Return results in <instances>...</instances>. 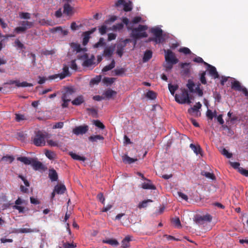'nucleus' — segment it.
Segmentation results:
<instances>
[{"instance_id": "1", "label": "nucleus", "mask_w": 248, "mask_h": 248, "mask_svg": "<svg viewBox=\"0 0 248 248\" xmlns=\"http://www.w3.org/2000/svg\"><path fill=\"white\" fill-rule=\"evenodd\" d=\"M148 29L146 25H140L138 28L132 30L131 36L135 39L147 37L148 35L145 31Z\"/></svg>"}, {"instance_id": "2", "label": "nucleus", "mask_w": 248, "mask_h": 248, "mask_svg": "<svg viewBox=\"0 0 248 248\" xmlns=\"http://www.w3.org/2000/svg\"><path fill=\"white\" fill-rule=\"evenodd\" d=\"M47 138V134L42 131L36 133L33 139V144L37 146H43L46 144V139Z\"/></svg>"}, {"instance_id": "3", "label": "nucleus", "mask_w": 248, "mask_h": 248, "mask_svg": "<svg viewBox=\"0 0 248 248\" xmlns=\"http://www.w3.org/2000/svg\"><path fill=\"white\" fill-rule=\"evenodd\" d=\"M175 99L176 102L180 104H190L191 102L188 92L185 89L182 90L181 93L176 94Z\"/></svg>"}, {"instance_id": "4", "label": "nucleus", "mask_w": 248, "mask_h": 248, "mask_svg": "<svg viewBox=\"0 0 248 248\" xmlns=\"http://www.w3.org/2000/svg\"><path fill=\"white\" fill-rule=\"evenodd\" d=\"M74 93V90L72 88H68L64 93L62 97L63 103L62 106L63 108H67L68 106V103L71 100V95Z\"/></svg>"}, {"instance_id": "5", "label": "nucleus", "mask_w": 248, "mask_h": 248, "mask_svg": "<svg viewBox=\"0 0 248 248\" xmlns=\"http://www.w3.org/2000/svg\"><path fill=\"white\" fill-rule=\"evenodd\" d=\"M200 84L199 83L196 86V85L191 79L188 80V82L186 84L187 87L191 93H196L198 94L199 96H202L203 95V92L202 90L200 89Z\"/></svg>"}, {"instance_id": "6", "label": "nucleus", "mask_w": 248, "mask_h": 248, "mask_svg": "<svg viewBox=\"0 0 248 248\" xmlns=\"http://www.w3.org/2000/svg\"><path fill=\"white\" fill-rule=\"evenodd\" d=\"M151 32L155 36V38L152 40L155 41L156 44H159L162 42L164 39L162 37V30L158 27L153 28L151 30Z\"/></svg>"}, {"instance_id": "7", "label": "nucleus", "mask_w": 248, "mask_h": 248, "mask_svg": "<svg viewBox=\"0 0 248 248\" xmlns=\"http://www.w3.org/2000/svg\"><path fill=\"white\" fill-rule=\"evenodd\" d=\"M19 24L21 25L15 28V31L17 33L24 32L27 29L31 28L33 26V22L28 21H22Z\"/></svg>"}, {"instance_id": "8", "label": "nucleus", "mask_w": 248, "mask_h": 248, "mask_svg": "<svg viewBox=\"0 0 248 248\" xmlns=\"http://www.w3.org/2000/svg\"><path fill=\"white\" fill-rule=\"evenodd\" d=\"M165 58L166 62H171L172 64H176L178 60L176 58L174 54L170 50H165Z\"/></svg>"}, {"instance_id": "9", "label": "nucleus", "mask_w": 248, "mask_h": 248, "mask_svg": "<svg viewBox=\"0 0 248 248\" xmlns=\"http://www.w3.org/2000/svg\"><path fill=\"white\" fill-rule=\"evenodd\" d=\"M70 73L69 71V67L67 65H64L62 68V71L61 73L52 75L50 77V78L54 79L59 78L60 79H62L66 77L70 76Z\"/></svg>"}, {"instance_id": "10", "label": "nucleus", "mask_w": 248, "mask_h": 248, "mask_svg": "<svg viewBox=\"0 0 248 248\" xmlns=\"http://www.w3.org/2000/svg\"><path fill=\"white\" fill-rule=\"evenodd\" d=\"M232 88L236 91L242 92L246 96H248V91L247 88L242 86L239 81L234 80L232 82Z\"/></svg>"}, {"instance_id": "11", "label": "nucleus", "mask_w": 248, "mask_h": 248, "mask_svg": "<svg viewBox=\"0 0 248 248\" xmlns=\"http://www.w3.org/2000/svg\"><path fill=\"white\" fill-rule=\"evenodd\" d=\"M211 220L212 217L209 214L203 216H197L195 217V221L199 224H202L205 222H210Z\"/></svg>"}, {"instance_id": "12", "label": "nucleus", "mask_w": 248, "mask_h": 248, "mask_svg": "<svg viewBox=\"0 0 248 248\" xmlns=\"http://www.w3.org/2000/svg\"><path fill=\"white\" fill-rule=\"evenodd\" d=\"M88 129L89 127L87 125H80L74 128L73 133L76 135H83L88 131Z\"/></svg>"}, {"instance_id": "13", "label": "nucleus", "mask_w": 248, "mask_h": 248, "mask_svg": "<svg viewBox=\"0 0 248 248\" xmlns=\"http://www.w3.org/2000/svg\"><path fill=\"white\" fill-rule=\"evenodd\" d=\"M130 41V39H126L124 40L123 42H120L119 44H118L117 46V51L116 53L117 54L121 57L123 54L124 48L126 46V44L129 42Z\"/></svg>"}, {"instance_id": "14", "label": "nucleus", "mask_w": 248, "mask_h": 248, "mask_svg": "<svg viewBox=\"0 0 248 248\" xmlns=\"http://www.w3.org/2000/svg\"><path fill=\"white\" fill-rule=\"evenodd\" d=\"M204 64L207 66L209 74L211 76L213 77L214 78H217L219 77V75L215 67L207 63L206 62H204Z\"/></svg>"}, {"instance_id": "15", "label": "nucleus", "mask_w": 248, "mask_h": 248, "mask_svg": "<svg viewBox=\"0 0 248 248\" xmlns=\"http://www.w3.org/2000/svg\"><path fill=\"white\" fill-rule=\"evenodd\" d=\"M87 57L88 55L87 54H84L82 56V58L86 59V60L83 62V65L86 67H90L94 64L93 61L94 60V56L92 55L90 59H87Z\"/></svg>"}, {"instance_id": "16", "label": "nucleus", "mask_w": 248, "mask_h": 248, "mask_svg": "<svg viewBox=\"0 0 248 248\" xmlns=\"http://www.w3.org/2000/svg\"><path fill=\"white\" fill-rule=\"evenodd\" d=\"M202 107V104L200 102L196 103L193 108H189L188 111L189 113H195V115L198 116L200 115V113L199 112L198 109Z\"/></svg>"}, {"instance_id": "17", "label": "nucleus", "mask_w": 248, "mask_h": 248, "mask_svg": "<svg viewBox=\"0 0 248 248\" xmlns=\"http://www.w3.org/2000/svg\"><path fill=\"white\" fill-rule=\"evenodd\" d=\"M114 46L107 47L104 50L103 55L108 58H110L113 53Z\"/></svg>"}, {"instance_id": "18", "label": "nucleus", "mask_w": 248, "mask_h": 248, "mask_svg": "<svg viewBox=\"0 0 248 248\" xmlns=\"http://www.w3.org/2000/svg\"><path fill=\"white\" fill-rule=\"evenodd\" d=\"M31 165L35 170H38L43 168V164L37 159L32 158Z\"/></svg>"}, {"instance_id": "19", "label": "nucleus", "mask_w": 248, "mask_h": 248, "mask_svg": "<svg viewBox=\"0 0 248 248\" xmlns=\"http://www.w3.org/2000/svg\"><path fill=\"white\" fill-rule=\"evenodd\" d=\"M66 190V187L63 185H57L54 187V192L58 194H62Z\"/></svg>"}, {"instance_id": "20", "label": "nucleus", "mask_w": 248, "mask_h": 248, "mask_svg": "<svg viewBox=\"0 0 248 248\" xmlns=\"http://www.w3.org/2000/svg\"><path fill=\"white\" fill-rule=\"evenodd\" d=\"M189 146L191 150H193L194 153L197 155L202 154V149L199 144L195 145L191 143L190 144Z\"/></svg>"}, {"instance_id": "21", "label": "nucleus", "mask_w": 248, "mask_h": 248, "mask_svg": "<svg viewBox=\"0 0 248 248\" xmlns=\"http://www.w3.org/2000/svg\"><path fill=\"white\" fill-rule=\"evenodd\" d=\"M181 68L183 69L182 72L185 75H188L190 73V63H183L181 64Z\"/></svg>"}, {"instance_id": "22", "label": "nucleus", "mask_w": 248, "mask_h": 248, "mask_svg": "<svg viewBox=\"0 0 248 248\" xmlns=\"http://www.w3.org/2000/svg\"><path fill=\"white\" fill-rule=\"evenodd\" d=\"M71 46L73 48L74 50L76 51L77 52L87 51L86 48H81L80 45L78 43H72L71 44Z\"/></svg>"}, {"instance_id": "23", "label": "nucleus", "mask_w": 248, "mask_h": 248, "mask_svg": "<svg viewBox=\"0 0 248 248\" xmlns=\"http://www.w3.org/2000/svg\"><path fill=\"white\" fill-rule=\"evenodd\" d=\"M84 102V98L82 95L77 96L74 100L72 101L73 105L79 106Z\"/></svg>"}, {"instance_id": "24", "label": "nucleus", "mask_w": 248, "mask_h": 248, "mask_svg": "<svg viewBox=\"0 0 248 248\" xmlns=\"http://www.w3.org/2000/svg\"><path fill=\"white\" fill-rule=\"evenodd\" d=\"M48 175L52 181H56L58 180L57 173L54 169H51L49 170Z\"/></svg>"}, {"instance_id": "25", "label": "nucleus", "mask_w": 248, "mask_h": 248, "mask_svg": "<svg viewBox=\"0 0 248 248\" xmlns=\"http://www.w3.org/2000/svg\"><path fill=\"white\" fill-rule=\"evenodd\" d=\"M131 241V238L129 236H126L122 242V247L123 248H127L129 246V242Z\"/></svg>"}, {"instance_id": "26", "label": "nucleus", "mask_w": 248, "mask_h": 248, "mask_svg": "<svg viewBox=\"0 0 248 248\" xmlns=\"http://www.w3.org/2000/svg\"><path fill=\"white\" fill-rule=\"evenodd\" d=\"M123 161L125 163L131 164L137 161L136 158H131L127 155H124L122 157Z\"/></svg>"}, {"instance_id": "27", "label": "nucleus", "mask_w": 248, "mask_h": 248, "mask_svg": "<svg viewBox=\"0 0 248 248\" xmlns=\"http://www.w3.org/2000/svg\"><path fill=\"white\" fill-rule=\"evenodd\" d=\"M32 159L31 158H28L27 157H18L17 158V160L21 161L25 165H31V162L32 161Z\"/></svg>"}, {"instance_id": "28", "label": "nucleus", "mask_w": 248, "mask_h": 248, "mask_svg": "<svg viewBox=\"0 0 248 248\" xmlns=\"http://www.w3.org/2000/svg\"><path fill=\"white\" fill-rule=\"evenodd\" d=\"M73 11V7H71L69 4L66 3L63 6V13L67 15L72 14Z\"/></svg>"}, {"instance_id": "29", "label": "nucleus", "mask_w": 248, "mask_h": 248, "mask_svg": "<svg viewBox=\"0 0 248 248\" xmlns=\"http://www.w3.org/2000/svg\"><path fill=\"white\" fill-rule=\"evenodd\" d=\"M104 139V137L101 135H93L89 138L90 141L93 142H97L98 140H103Z\"/></svg>"}, {"instance_id": "30", "label": "nucleus", "mask_w": 248, "mask_h": 248, "mask_svg": "<svg viewBox=\"0 0 248 248\" xmlns=\"http://www.w3.org/2000/svg\"><path fill=\"white\" fill-rule=\"evenodd\" d=\"M115 66V61L114 60H112L111 63L108 65H106L102 69V72H107L109 70H110L111 69H112Z\"/></svg>"}, {"instance_id": "31", "label": "nucleus", "mask_w": 248, "mask_h": 248, "mask_svg": "<svg viewBox=\"0 0 248 248\" xmlns=\"http://www.w3.org/2000/svg\"><path fill=\"white\" fill-rule=\"evenodd\" d=\"M122 5H124V10L125 12L130 11L132 9V3L130 1L126 2L124 0V3Z\"/></svg>"}, {"instance_id": "32", "label": "nucleus", "mask_w": 248, "mask_h": 248, "mask_svg": "<svg viewBox=\"0 0 248 248\" xmlns=\"http://www.w3.org/2000/svg\"><path fill=\"white\" fill-rule=\"evenodd\" d=\"M69 154L71 157L75 160H80L82 161H84L86 160V158L85 157L79 155L75 153L71 152Z\"/></svg>"}, {"instance_id": "33", "label": "nucleus", "mask_w": 248, "mask_h": 248, "mask_svg": "<svg viewBox=\"0 0 248 248\" xmlns=\"http://www.w3.org/2000/svg\"><path fill=\"white\" fill-rule=\"evenodd\" d=\"M15 84L17 87H31L33 86V85L31 83H29L26 81L20 82L19 80H16V83Z\"/></svg>"}, {"instance_id": "34", "label": "nucleus", "mask_w": 248, "mask_h": 248, "mask_svg": "<svg viewBox=\"0 0 248 248\" xmlns=\"http://www.w3.org/2000/svg\"><path fill=\"white\" fill-rule=\"evenodd\" d=\"M152 57V52L150 50H147L145 52L143 57V62H148Z\"/></svg>"}, {"instance_id": "35", "label": "nucleus", "mask_w": 248, "mask_h": 248, "mask_svg": "<svg viewBox=\"0 0 248 248\" xmlns=\"http://www.w3.org/2000/svg\"><path fill=\"white\" fill-rule=\"evenodd\" d=\"M116 94V92L111 89L107 90L104 93V95H105V96L108 98H111L113 95H115Z\"/></svg>"}, {"instance_id": "36", "label": "nucleus", "mask_w": 248, "mask_h": 248, "mask_svg": "<svg viewBox=\"0 0 248 248\" xmlns=\"http://www.w3.org/2000/svg\"><path fill=\"white\" fill-rule=\"evenodd\" d=\"M124 28V24L123 23H118L112 26L111 28V30L113 31H121Z\"/></svg>"}, {"instance_id": "37", "label": "nucleus", "mask_w": 248, "mask_h": 248, "mask_svg": "<svg viewBox=\"0 0 248 248\" xmlns=\"http://www.w3.org/2000/svg\"><path fill=\"white\" fill-rule=\"evenodd\" d=\"M103 243L108 244L114 246H117L119 245L118 242L114 239H109L108 240H103Z\"/></svg>"}, {"instance_id": "38", "label": "nucleus", "mask_w": 248, "mask_h": 248, "mask_svg": "<svg viewBox=\"0 0 248 248\" xmlns=\"http://www.w3.org/2000/svg\"><path fill=\"white\" fill-rule=\"evenodd\" d=\"M201 174L203 176H204L206 178L211 179L212 180H214L216 179V176L213 173L203 171H202Z\"/></svg>"}, {"instance_id": "39", "label": "nucleus", "mask_w": 248, "mask_h": 248, "mask_svg": "<svg viewBox=\"0 0 248 248\" xmlns=\"http://www.w3.org/2000/svg\"><path fill=\"white\" fill-rule=\"evenodd\" d=\"M90 33L89 32H85L84 33V36L83 38V45L86 46L89 42L90 39Z\"/></svg>"}, {"instance_id": "40", "label": "nucleus", "mask_w": 248, "mask_h": 248, "mask_svg": "<svg viewBox=\"0 0 248 248\" xmlns=\"http://www.w3.org/2000/svg\"><path fill=\"white\" fill-rule=\"evenodd\" d=\"M151 202H152L151 200H144L139 203L138 208L140 209L145 208L147 206L148 203Z\"/></svg>"}, {"instance_id": "41", "label": "nucleus", "mask_w": 248, "mask_h": 248, "mask_svg": "<svg viewBox=\"0 0 248 248\" xmlns=\"http://www.w3.org/2000/svg\"><path fill=\"white\" fill-rule=\"evenodd\" d=\"M115 80V78H113L106 77L103 79V82L104 84H106L107 85L108 84L110 85L114 82Z\"/></svg>"}, {"instance_id": "42", "label": "nucleus", "mask_w": 248, "mask_h": 248, "mask_svg": "<svg viewBox=\"0 0 248 248\" xmlns=\"http://www.w3.org/2000/svg\"><path fill=\"white\" fill-rule=\"evenodd\" d=\"M142 188L145 189H155V187L154 185L149 183H144L142 184Z\"/></svg>"}, {"instance_id": "43", "label": "nucleus", "mask_w": 248, "mask_h": 248, "mask_svg": "<svg viewBox=\"0 0 248 248\" xmlns=\"http://www.w3.org/2000/svg\"><path fill=\"white\" fill-rule=\"evenodd\" d=\"M39 230L37 229H31L29 228H22L19 230V232L21 233H28L32 232H38Z\"/></svg>"}, {"instance_id": "44", "label": "nucleus", "mask_w": 248, "mask_h": 248, "mask_svg": "<svg viewBox=\"0 0 248 248\" xmlns=\"http://www.w3.org/2000/svg\"><path fill=\"white\" fill-rule=\"evenodd\" d=\"M101 78V76H97L96 77L91 79L90 84L93 85L97 84L99 82H100Z\"/></svg>"}, {"instance_id": "45", "label": "nucleus", "mask_w": 248, "mask_h": 248, "mask_svg": "<svg viewBox=\"0 0 248 248\" xmlns=\"http://www.w3.org/2000/svg\"><path fill=\"white\" fill-rule=\"evenodd\" d=\"M169 89L171 93V94L172 95H174L175 92L178 89V86L177 85H171L170 84H169L168 85Z\"/></svg>"}, {"instance_id": "46", "label": "nucleus", "mask_w": 248, "mask_h": 248, "mask_svg": "<svg viewBox=\"0 0 248 248\" xmlns=\"http://www.w3.org/2000/svg\"><path fill=\"white\" fill-rule=\"evenodd\" d=\"M146 96L150 99L154 100L155 99L156 95V93L154 92L149 91L147 93Z\"/></svg>"}, {"instance_id": "47", "label": "nucleus", "mask_w": 248, "mask_h": 248, "mask_svg": "<svg viewBox=\"0 0 248 248\" xmlns=\"http://www.w3.org/2000/svg\"><path fill=\"white\" fill-rule=\"evenodd\" d=\"M217 120L220 124L222 125V127H223L224 129L227 128L230 131V129H229L227 125H223L224 123V121L222 118V114H220L217 117Z\"/></svg>"}, {"instance_id": "48", "label": "nucleus", "mask_w": 248, "mask_h": 248, "mask_svg": "<svg viewBox=\"0 0 248 248\" xmlns=\"http://www.w3.org/2000/svg\"><path fill=\"white\" fill-rule=\"evenodd\" d=\"M172 222L175 226V227L177 228H180L181 227V222L179 218L175 217L172 219Z\"/></svg>"}, {"instance_id": "49", "label": "nucleus", "mask_w": 248, "mask_h": 248, "mask_svg": "<svg viewBox=\"0 0 248 248\" xmlns=\"http://www.w3.org/2000/svg\"><path fill=\"white\" fill-rule=\"evenodd\" d=\"M14 46H16L17 49H21L24 48V45L18 39L16 40Z\"/></svg>"}, {"instance_id": "50", "label": "nucleus", "mask_w": 248, "mask_h": 248, "mask_svg": "<svg viewBox=\"0 0 248 248\" xmlns=\"http://www.w3.org/2000/svg\"><path fill=\"white\" fill-rule=\"evenodd\" d=\"M69 66H70V67L75 70V71H76L78 69V66H77V64L76 62V60H72L70 62H69Z\"/></svg>"}, {"instance_id": "51", "label": "nucleus", "mask_w": 248, "mask_h": 248, "mask_svg": "<svg viewBox=\"0 0 248 248\" xmlns=\"http://www.w3.org/2000/svg\"><path fill=\"white\" fill-rule=\"evenodd\" d=\"M93 124L102 129L105 128V125L99 120H94Z\"/></svg>"}, {"instance_id": "52", "label": "nucleus", "mask_w": 248, "mask_h": 248, "mask_svg": "<svg viewBox=\"0 0 248 248\" xmlns=\"http://www.w3.org/2000/svg\"><path fill=\"white\" fill-rule=\"evenodd\" d=\"M19 16L21 18L23 19H29L31 18V15L29 13H21Z\"/></svg>"}, {"instance_id": "53", "label": "nucleus", "mask_w": 248, "mask_h": 248, "mask_svg": "<svg viewBox=\"0 0 248 248\" xmlns=\"http://www.w3.org/2000/svg\"><path fill=\"white\" fill-rule=\"evenodd\" d=\"M13 209H16L19 211L20 213H23L25 211V207L20 205H14L13 206Z\"/></svg>"}, {"instance_id": "54", "label": "nucleus", "mask_w": 248, "mask_h": 248, "mask_svg": "<svg viewBox=\"0 0 248 248\" xmlns=\"http://www.w3.org/2000/svg\"><path fill=\"white\" fill-rule=\"evenodd\" d=\"M105 42H104V39L103 38H101L99 41L96 43L95 44H94V47H98L99 46H103L104 45H105Z\"/></svg>"}, {"instance_id": "55", "label": "nucleus", "mask_w": 248, "mask_h": 248, "mask_svg": "<svg viewBox=\"0 0 248 248\" xmlns=\"http://www.w3.org/2000/svg\"><path fill=\"white\" fill-rule=\"evenodd\" d=\"M47 143L49 146L52 147L59 146V143L57 141L50 140H47Z\"/></svg>"}, {"instance_id": "56", "label": "nucleus", "mask_w": 248, "mask_h": 248, "mask_svg": "<svg viewBox=\"0 0 248 248\" xmlns=\"http://www.w3.org/2000/svg\"><path fill=\"white\" fill-rule=\"evenodd\" d=\"M179 52L183 53L185 54H189L191 53L190 50L188 48L186 47L180 48L179 49Z\"/></svg>"}, {"instance_id": "57", "label": "nucleus", "mask_w": 248, "mask_h": 248, "mask_svg": "<svg viewBox=\"0 0 248 248\" xmlns=\"http://www.w3.org/2000/svg\"><path fill=\"white\" fill-rule=\"evenodd\" d=\"M221 154L228 158H231L232 156V154L229 153V152L225 148H223L222 150Z\"/></svg>"}, {"instance_id": "58", "label": "nucleus", "mask_w": 248, "mask_h": 248, "mask_svg": "<svg viewBox=\"0 0 248 248\" xmlns=\"http://www.w3.org/2000/svg\"><path fill=\"white\" fill-rule=\"evenodd\" d=\"M114 72L115 73V75H121L124 73V69L123 68L120 69H116L114 70Z\"/></svg>"}, {"instance_id": "59", "label": "nucleus", "mask_w": 248, "mask_h": 248, "mask_svg": "<svg viewBox=\"0 0 248 248\" xmlns=\"http://www.w3.org/2000/svg\"><path fill=\"white\" fill-rule=\"evenodd\" d=\"M45 155L46 156L50 159L54 158L55 155L54 153L50 151H46L45 153Z\"/></svg>"}, {"instance_id": "60", "label": "nucleus", "mask_w": 248, "mask_h": 248, "mask_svg": "<svg viewBox=\"0 0 248 248\" xmlns=\"http://www.w3.org/2000/svg\"><path fill=\"white\" fill-rule=\"evenodd\" d=\"M238 171L241 174H243L246 177H248V170H245L243 168H239L238 169Z\"/></svg>"}, {"instance_id": "61", "label": "nucleus", "mask_w": 248, "mask_h": 248, "mask_svg": "<svg viewBox=\"0 0 248 248\" xmlns=\"http://www.w3.org/2000/svg\"><path fill=\"white\" fill-rule=\"evenodd\" d=\"M177 195L179 197L181 198L182 200H184L185 201H187L188 200L187 196L181 192H177Z\"/></svg>"}, {"instance_id": "62", "label": "nucleus", "mask_w": 248, "mask_h": 248, "mask_svg": "<svg viewBox=\"0 0 248 248\" xmlns=\"http://www.w3.org/2000/svg\"><path fill=\"white\" fill-rule=\"evenodd\" d=\"M97 198L102 204H105V198L102 193H100L97 195Z\"/></svg>"}, {"instance_id": "63", "label": "nucleus", "mask_w": 248, "mask_h": 248, "mask_svg": "<svg viewBox=\"0 0 248 248\" xmlns=\"http://www.w3.org/2000/svg\"><path fill=\"white\" fill-rule=\"evenodd\" d=\"M14 158L12 156H5L2 158V160L9 161L11 163L13 161Z\"/></svg>"}, {"instance_id": "64", "label": "nucleus", "mask_w": 248, "mask_h": 248, "mask_svg": "<svg viewBox=\"0 0 248 248\" xmlns=\"http://www.w3.org/2000/svg\"><path fill=\"white\" fill-rule=\"evenodd\" d=\"M76 247V245L72 243H65L63 244L64 248H75Z\"/></svg>"}]
</instances>
